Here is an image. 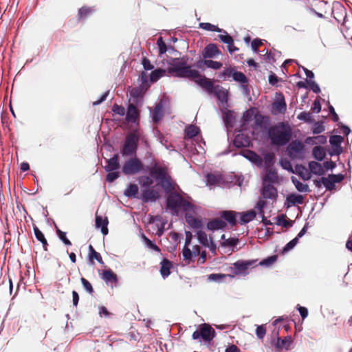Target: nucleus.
<instances>
[{"mask_svg":"<svg viewBox=\"0 0 352 352\" xmlns=\"http://www.w3.org/2000/svg\"><path fill=\"white\" fill-rule=\"evenodd\" d=\"M118 159V154H115L113 157L107 160V165L105 166V170L107 172H111L118 169L120 168Z\"/></svg>","mask_w":352,"mask_h":352,"instance_id":"a878e982","label":"nucleus"},{"mask_svg":"<svg viewBox=\"0 0 352 352\" xmlns=\"http://www.w3.org/2000/svg\"><path fill=\"white\" fill-rule=\"evenodd\" d=\"M144 93L145 90L142 85L132 88L130 91L131 98L129 100V103L142 105Z\"/></svg>","mask_w":352,"mask_h":352,"instance_id":"9d476101","label":"nucleus"},{"mask_svg":"<svg viewBox=\"0 0 352 352\" xmlns=\"http://www.w3.org/2000/svg\"><path fill=\"white\" fill-rule=\"evenodd\" d=\"M199 27L208 31L221 32L223 30L220 29L218 26L211 24L210 23H201Z\"/></svg>","mask_w":352,"mask_h":352,"instance_id":"4c0bfd02","label":"nucleus"},{"mask_svg":"<svg viewBox=\"0 0 352 352\" xmlns=\"http://www.w3.org/2000/svg\"><path fill=\"white\" fill-rule=\"evenodd\" d=\"M321 182L327 188V190H331L334 189L335 184L332 182L331 179L329 178V176L328 177H322Z\"/></svg>","mask_w":352,"mask_h":352,"instance_id":"a18cd8bd","label":"nucleus"},{"mask_svg":"<svg viewBox=\"0 0 352 352\" xmlns=\"http://www.w3.org/2000/svg\"><path fill=\"white\" fill-rule=\"evenodd\" d=\"M223 32L226 34L225 35H223V34H219L218 35V37L219 38V39L224 43L227 44V45H230L232 44V41H233V38L232 37L229 35L226 31L225 30H223Z\"/></svg>","mask_w":352,"mask_h":352,"instance_id":"3c124183","label":"nucleus"},{"mask_svg":"<svg viewBox=\"0 0 352 352\" xmlns=\"http://www.w3.org/2000/svg\"><path fill=\"white\" fill-rule=\"evenodd\" d=\"M139 184L142 189L151 188L153 181L148 176H143L139 178Z\"/></svg>","mask_w":352,"mask_h":352,"instance_id":"c9c22d12","label":"nucleus"},{"mask_svg":"<svg viewBox=\"0 0 352 352\" xmlns=\"http://www.w3.org/2000/svg\"><path fill=\"white\" fill-rule=\"evenodd\" d=\"M239 239L236 238H229L222 243L223 246L234 247L237 245Z\"/></svg>","mask_w":352,"mask_h":352,"instance_id":"13d9d810","label":"nucleus"},{"mask_svg":"<svg viewBox=\"0 0 352 352\" xmlns=\"http://www.w3.org/2000/svg\"><path fill=\"white\" fill-rule=\"evenodd\" d=\"M101 278L107 285L114 284L116 285L118 281L116 274H115L111 269L103 270L101 274Z\"/></svg>","mask_w":352,"mask_h":352,"instance_id":"4468645a","label":"nucleus"},{"mask_svg":"<svg viewBox=\"0 0 352 352\" xmlns=\"http://www.w3.org/2000/svg\"><path fill=\"white\" fill-rule=\"evenodd\" d=\"M292 182L299 192H307L310 191L309 186L300 182L296 177H292Z\"/></svg>","mask_w":352,"mask_h":352,"instance_id":"c756f323","label":"nucleus"},{"mask_svg":"<svg viewBox=\"0 0 352 352\" xmlns=\"http://www.w3.org/2000/svg\"><path fill=\"white\" fill-rule=\"evenodd\" d=\"M109 223V221L107 217L103 218L100 215L96 214V227L97 228H101V232L104 235H107L108 234V228L107 225Z\"/></svg>","mask_w":352,"mask_h":352,"instance_id":"f3484780","label":"nucleus"},{"mask_svg":"<svg viewBox=\"0 0 352 352\" xmlns=\"http://www.w3.org/2000/svg\"><path fill=\"white\" fill-rule=\"evenodd\" d=\"M278 181V174L275 169L268 168L263 178V183L273 184Z\"/></svg>","mask_w":352,"mask_h":352,"instance_id":"5701e85b","label":"nucleus"},{"mask_svg":"<svg viewBox=\"0 0 352 352\" xmlns=\"http://www.w3.org/2000/svg\"><path fill=\"white\" fill-rule=\"evenodd\" d=\"M296 170L298 174L301 177V178L304 180H308L310 179L311 175L310 173H308L305 166L302 165H297L296 166Z\"/></svg>","mask_w":352,"mask_h":352,"instance_id":"72a5a7b5","label":"nucleus"},{"mask_svg":"<svg viewBox=\"0 0 352 352\" xmlns=\"http://www.w3.org/2000/svg\"><path fill=\"white\" fill-rule=\"evenodd\" d=\"M119 172L111 171L107 175V181L109 182H113L119 177Z\"/></svg>","mask_w":352,"mask_h":352,"instance_id":"052dcab7","label":"nucleus"},{"mask_svg":"<svg viewBox=\"0 0 352 352\" xmlns=\"http://www.w3.org/2000/svg\"><path fill=\"white\" fill-rule=\"evenodd\" d=\"M185 219L187 223L194 229H200L203 226L201 220L199 218H196L191 214L186 213Z\"/></svg>","mask_w":352,"mask_h":352,"instance_id":"a211bd4d","label":"nucleus"},{"mask_svg":"<svg viewBox=\"0 0 352 352\" xmlns=\"http://www.w3.org/2000/svg\"><path fill=\"white\" fill-rule=\"evenodd\" d=\"M34 232L36 239L42 243L44 250L47 251L48 243L43 233L36 226L34 227Z\"/></svg>","mask_w":352,"mask_h":352,"instance_id":"c85d7f7f","label":"nucleus"},{"mask_svg":"<svg viewBox=\"0 0 352 352\" xmlns=\"http://www.w3.org/2000/svg\"><path fill=\"white\" fill-rule=\"evenodd\" d=\"M256 215V212L253 210H249L244 212H238V216L240 217L239 223L241 224H245L252 221Z\"/></svg>","mask_w":352,"mask_h":352,"instance_id":"4be33fe9","label":"nucleus"},{"mask_svg":"<svg viewBox=\"0 0 352 352\" xmlns=\"http://www.w3.org/2000/svg\"><path fill=\"white\" fill-rule=\"evenodd\" d=\"M150 174L157 180L160 181V186L166 192H169L174 190L175 188L172 184L171 177L168 173L166 166H157V164L155 163L150 169Z\"/></svg>","mask_w":352,"mask_h":352,"instance_id":"20e7f679","label":"nucleus"},{"mask_svg":"<svg viewBox=\"0 0 352 352\" xmlns=\"http://www.w3.org/2000/svg\"><path fill=\"white\" fill-rule=\"evenodd\" d=\"M220 216L222 219H225L231 227L236 225L237 212L234 210H223L221 212Z\"/></svg>","mask_w":352,"mask_h":352,"instance_id":"dca6fc26","label":"nucleus"},{"mask_svg":"<svg viewBox=\"0 0 352 352\" xmlns=\"http://www.w3.org/2000/svg\"><path fill=\"white\" fill-rule=\"evenodd\" d=\"M343 141V138L340 135H335L330 138L329 142L333 146H340V144Z\"/></svg>","mask_w":352,"mask_h":352,"instance_id":"de8ad7c7","label":"nucleus"},{"mask_svg":"<svg viewBox=\"0 0 352 352\" xmlns=\"http://www.w3.org/2000/svg\"><path fill=\"white\" fill-rule=\"evenodd\" d=\"M157 45L159 48V54L160 55H162V54L166 53V52L167 50V47H166V45L165 42L164 41L162 37L160 36V38H158V39L157 41Z\"/></svg>","mask_w":352,"mask_h":352,"instance_id":"09e8293b","label":"nucleus"},{"mask_svg":"<svg viewBox=\"0 0 352 352\" xmlns=\"http://www.w3.org/2000/svg\"><path fill=\"white\" fill-rule=\"evenodd\" d=\"M277 219H278L277 224L279 226H282L283 227H285V228H287L288 226H292L291 222L289 221L288 220H287L285 219V217L283 214L278 215L277 217Z\"/></svg>","mask_w":352,"mask_h":352,"instance_id":"603ef678","label":"nucleus"},{"mask_svg":"<svg viewBox=\"0 0 352 352\" xmlns=\"http://www.w3.org/2000/svg\"><path fill=\"white\" fill-rule=\"evenodd\" d=\"M199 128L197 126H195L193 125H190L186 129V135L189 138H192L197 136L199 133Z\"/></svg>","mask_w":352,"mask_h":352,"instance_id":"79ce46f5","label":"nucleus"},{"mask_svg":"<svg viewBox=\"0 0 352 352\" xmlns=\"http://www.w3.org/2000/svg\"><path fill=\"white\" fill-rule=\"evenodd\" d=\"M309 168L314 175H322L324 173V166L315 161H311L309 163Z\"/></svg>","mask_w":352,"mask_h":352,"instance_id":"cd10ccee","label":"nucleus"},{"mask_svg":"<svg viewBox=\"0 0 352 352\" xmlns=\"http://www.w3.org/2000/svg\"><path fill=\"white\" fill-rule=\"evenodd\" d=\"M142 239L145 243V245L149 248L157 252H160L161 249L152 241H151L148 237H146L144 234H142Z\"/></svg>","mask_w":352,"mask_h":352,"instance_id":"ea45409f","label":"nucleus"},{"mask_svg":"<svg viewBox=\"0 0 352 352\" xmlns=\"http://www.w3.org/2000/svg\"><path fill=\"white\" fill-rule=\"evenodd\" d=\"M144 169V164L137 157H131L124 163L122 171L126 175H135Z\"/></svg>","mask_w":352,"mask_h":352,"instance_id":"423d86ee","label":"nucleus"},{"mask_svg":"<svg viewBox=\"0 0 352 352\" xmlns=\"http://www.w3.org/2000/svg\"><path fill=\"white\" fill-rule=\"evenodd\" d=\"M142 140L146 142L143 131L139 129H135L128 133L125 138V141L121 149V153L123 156L135 155L138 148V142Z\"/></svg>","mask_w":352,"mask_h":352,"instance_id":"7ed1b4c3","label":"nucleus"},{"mask_svg":"<svg viewBox=\"0 0 352 352\" xmlns=\"http://www.w3.org/2000/svg\"><path fill=\"white\" fill-rule=\"evenodd\" d=\"M211 94L217 96V98L221 102L227 101L228 92L224 88L219 85H216Z\"/></svg>","mask_w":352,"mask_h":352,"instance_id":"b1692460","label":"nucleus"},{"mask_svg":"<svg viewBox=\"0 0 352 352\" xmlns=\"http://www.w3.org/2000/svg\"><path fill=\"white\" fill-rule=\"evenodd\" d=\"M112 111L119 115V116H124L126 113L125 109L122 105H119L118 104H114L112 107Z\"/></svg>","mask_w":352,"mask_h":352,"instance_id":"864d4df0","label":"nucleus"},{"mask_svg":"<svg viewBox=\"0 0 352 352\" xmlns=\"http://www.w3.org/2000/svg\"><path fill=\"white\" fill-rule=\"evenodd\" d=\"M307 84L309 85L311 89L316 94H318L320 92V89L318 86V85L315 82L312 80H307Z\"/></svg>","mask_w":352,"mask_h":352,"instance_id":"e2e57ef3","label":"nucleus"},{"mask_svg":"<svg viewBox=\"0 0 352 352\" xmlns=\"http://www.w3.org/2000/svg\"><path fill=\"white\" fill-rule=\"evenodd\" d=\"M292 341V338L290 336H286L283 339L278 338L276 343L275 344L276 348L279 351L283 349L288 350L290 347Z\"/></svg>","mask_w":352,"mask_h":352,"instance_id":"412c9836","label":"nucleus"},{"mask_svg":"<svg viewBox=\"0 0 352 352\" xmlns=\"http://www.w3.org/2000/svg\"><path fill=\"white\" fill-rule=\"evenodd\" d=\"M89 260L90 263L94 265V259H96L99 263L104 264L102 258L100 254L96 251L94 247L91 245H89V254H88Z\"/></svg>","mask_w":352,"mask_h":352,"instance_id":"bb28decb","label":"nucleus"},{"mask_svg":"<svg viewBox=\"0 0 352 352\" xmlns=\"http://www.w3.org/2000/svg\"><path fill=\"white\" fill-rule=\"evenodd\" d=\"M287 201L293 205L302 204L304 197L301 195L291 194L287 197Z\"/></svg>","mask_w":352,"mask_h":352,"instance_id":"f704fd0d","label":"nucleus"},{"mask_svg":"<svg viewBox=\"0 0 352 352\" xmlns=\"http://www.w3.org/2000/svg\"><path fill=\"white\" fill-rule=\"evenodd\" d=\"M250 144L249 138L243 134H238L235 136L234 140V145L236 147H247Z\"/></svg>","mask_w":352,"mask_h":352,"instance_id":"393cba45","label":"nucleus"},{"mask_svg":"<svg viewBox=\"0 0 352 352\" xmlns=\"http://www.w3.org/2000/svg\"><path fill=\"white\" fill-rule=\"evenodd\" d=\"M273 108L274 109L278 110L279 112H281L283 110H285L286 108V104L283 102H275L273 103Z\"/></svg>","mask_w":352,"mask_h":352,"instance_id":"0e129e2a","label":"nucleus"},{"mask_svg":"<svg viewBox=\"0 0 352 352\" xmlns=\"http://www.w3.org/2000/svg\"><path fill=\"white\" fill-rule=\"evenodd\" d=\"M197 234V239L201 244H202L204 246L208 245L210 241L208 239V236L206 232L201 230H199Z\"/></svg>","mask_w":352,"mask_h":352,"instance_id":"37998d69","label":"nucleus"},{"mask_svg":"<svg viewBox=\"0 0 352 352\" xmlns=\"http://www.w3.org/2000/svg\"><path fill=\"white\" fill-rule=\"evenodd\" d=\"M137 104L129 103L126 114V120L128 122L134 123L136 124H139L140 121V111L137 108Z\"/></svg>","mask_w":352,"mask_h":352,"instance_id":"9b49d317","label":"nucleus"},{"mask_svg":"<svg viewBox=\"0 0 352 352\" xmlns=\"http://www.w3.org/2000/svg\"><path fill=\"white\" fill-rule=\"evenodd\" d=\"M262 195L265 199H274L277 195L276 188L272 184L263 183Z\"/></svg>","mask_w":352,"mask_h":352,"instance_id":"2eb2a0df","label":"nucleus"},{"mask_svg":"<svg viewBox=\"0 0 352 352\" xmlns=\"http://www.w3.org/2000/svg\"><path fill=\"white\" fill-rule=\"evenodd\" d=\"M166 74V70L163 69H157L153 71L150 75V80L152 82L157 81L161 77Z\"/></svg>","mask_w":352,"mask_h":352,"instance_id":"473e14b6","label":"nucleus"},{"mask_svg":"<svg viewBox=\"0 0 352 352\" xmlns=\"http://www.w3.org/2000/svg\"><path fill=\"white\" fill-rule=\"evenodd\" d=\"M262 45H263V42L261 39L255 38L252 42V44H251L252 49L254 52L257 53L258 52V47Z\"/></svg>","mask_w":352,"mask_h":352,"instance_id":"bf43d9fd","label":"nucleus"},{"mask_svg":"<svg viewBox=\"0 0 352 352\" xmlns=\"http://www.w3.org/2000/svg\"><path fill=\"white\" fill-rule=\"evenodd\" d=\"M160 195L158 191L152 188H145L142 190L141 198L145 202L155 201L158 199Z\"/></svg>","mask_w":352,"mask_h":352,"instance_id":"ddd939ff","label":"nucleus"},{"mask_svg":"<svg viewBox=\"0 0 352 352\" xmlns=\"http://www.w3.org/2000/svg\"><path fill=\"white\" fill-rule=\"evenodd\" d=\"M187 60L188 58L185 56L180 58H171L168 62L169 65L167 69L168 72L175 77L194 80L195 83L206 89L208 94H211L215 87L213 82L205 76H202L198 70L192 69L191 65H188Z\"/></svg>","mask_w":352,"mask_h":352,"instance_id":"f257e3e1","label":"nucleus"},{"mask_svg":"<svg viewBox=\"0 0 352 352\" xmlns=\"http://www.w3.org/2000/svg\"><path fill=\"white\" fill-rule=\"evenodd\" d=\"M214 329L209 324L203 323L199 326L197 330L193 332L192 338L193 340L201 338L204 341L210 342L214 338Z\"/></svg>","mask_w":352,"mask_h":352,"instance_id":"0eeeda50","label":"nucleus"},{"mask_svg":"<svg viewBox=\"0 0 352 352\" xmlns=\"http://www.w3.org/2000/svg\"><path fill=\"white\" fill-rule=\"evenodd\" d=\"M232 78L234 80L241 83H247L248 81L246 76L241 72H234Z\"/></svg>","mask_w":352,"mask_h":352,"instance_id":"a19ab883","label":"nucleus"},{"mask_svg":"<svg viewBox=\"0 0 352 352\" xmlns=\"http://www.w3.org/2000/svg\"><path fill=\"white\" fill-rule=\"evenodd\" d=\"M267 134L272 144L283 146L292 139V129L287 122H280L270 126Z\"/></svg>","mask_w":352,"mask_h":352,"instance_id":"f03ea898","label":"nucleus"},{"mask_svg":"<svg viewBox=\"0 0 352 352\" xmlns=\"http://www.w3.org/2000/svg\"><path fill=\"white\" fill-rule=\"evenodd\" d=\"M138 193V186L135 184H130L124 190V195L128 197H136Z\"/></svg>","mask_w":352,"mask_h":352,"instance_id":"2f4dec72","label":"nucleus"},{"mask_svg":"<svg viewBox=\"0 0 352 352\" xmlns=\"http://www.w3.org/2000/svg\"><path fill=\"white\" fill-rule=\"evenodd\" d=\"M80 281L84 289L89 294H92L94 292V288L91 284L84 277L80 278Z\"/></svg>","mask_w":352,"mask_h":352,"instance_id":"49530a36","label":"nucleus"},{"mask_svg":"<svg viewBox=\"0 0 352 352\" xmlns=\"http://www.w3.org/2000/svg\"><path fill=\"white\" fill-rule=\"evenodd\" d=\"M169 192L166 199V206L168 209L177 212L179 209L189 211L193 208V205L178 192L172 191Z\"/></svg>","mask_w":352,"mask_h":352,"instance_id":"39448f33","label":"nucleus"},{"mask_svg":"<svg viewBox=\"0 0 352 352\" xmlns=\"http://www.w3.org/2000/svg\"><path fill=\"white\" fill-rule=\"evenodd\" d=\"M329 178L331 179V180L334 184H335V183L341 182L344 179V175L342 174H338V175L331 174V175H329Z\"/></svg>","mask_w":352,"mask_h":352,"instance_id":"338daca9","label":"nucleus"},{"mask_svg":"<svg viewBox=\"0 0 352 352\" xmlns=\"http://www.w3.org/2000/svg\"><path fill=\"white\" fill-rule=\"evenodd\" d=\"M91 12L90 8L83 6L78 10L79 18H83L87 16Z\"/></svg>","mask_w":352,"mask_h":352,"instance_id":"6e6d98bb","label":"nucleus"},{"mask_svg":"<svg viewBox=\"0 0 352 352\" xmlns=\"http://www.w3.org/2000/svg\"><path fill=\"white\" fill-rule=\"evenodd\" d=\"M256 336L258 338H263L266 333V329L263 325L258 326L256 330Z\"/></svg>","mask_w":352,"mask_h":352,"instance_id":"680f3d73","label":"nucleus"},{"mask_svg":"<svg viewBox=\"0 0 352 352\" xmlns=\"http://www.w3.org/2000/svg\"><path fill=\"white\" fill-rule=\"evenodd\" d=\"M160 274L165 278L170 274V269L173 267L172 262L167 258H164L160 263Z\"/></svg>","mask_w":352,"mask_h":352,"instance_id":"aec40b11","label":"nucleus"},{"mask_svg":"<svg viewBox=\"0 0 352 352\" xmlns=\"http://www.w3.org/2000/svg\"><path fill=\"white\" fill-rule=\"evenodd\" d=\"M223 119L226 126H233V124L235 121V117L234 116L232 111H228L225 113Z\"/></svg>","mask_w":352,"mask_h":352,"instance_id":"58836bf2","label":"nucleus"},{"mask_svg":"<svg viewBox=\"0 0 352 352\" xmlns=\"http://www.w3.org/2000/svg\"><path fill=\"white\" fill-rule=\"evenodd\" d=\"M221 54V52L215 43H209L204 47L201 52L203 58L206 60L217 58Z\"/></svg>","mask_w":352,"mask_h":352,"instance_id":"f8f14e48","label":"nucleus"},{"mask_svg":"<svg viewBox=\"0 0 352 352\" xmlns=\"http://www.w3.org/2000/svg\"><path fill=\"white\" fill-rule=\"evenodd\" d=\"M312 153L314 157L318 161H322L326 156L324 149L320 146L314 147Z\"/></svg>","mask_w":352,"mask_h":352,"instance_id":"7c9ffc66","label":"nucleus"},{"mask_svg":"<svg viewBox=\"0 0 352 352\" xmlns=\"http://www.w3.org/2000/svg\"><path fill=\"white\" fill-rule=\"evenodd\" d=\"M226 226V223L219 218H215L209 221L207 223V228L210 230H217L223 229Z\"/></svg>","mask_w":352,"mask_h":352,"instance_id":"6ab92c4d","label":"nucleus"},{"mask_svg":"<svg viewBox=\"0 0 352 352\" xmlns=\"http://www.w3.org/2000/svg\"><path fill=\"white\" fill-rule=\"evenodd\" d=\"M298 237H295L294 239H292V241H290L283 248V252H287L288 251H289L290 250H292L293 248H294L296 246V245L298 243Z\"/></svg>","mask_w":352,"mask_h":352,"instance_id":"4d7b16f0","label":"nucleus"},{"mask_svg":"<svg viewBox=\"0 0 352 352\" xmlns=\"http://www.w3.org/2000/svg\"><path fill=\"white\" fill-rule=\"evenodd\" d=\"M257 261L256 259L248 261L239 260L233 263V267H230V272L234 275H246L249 268L257 265Z\"/></svg>","mask_w":352,"mask_h":352,"instance_id":"6e6552de","label":"nucleus"},{"mask_svg":"<svg viewBox=\"0 0 352 352\" xmlns=\"http://www.w3.org/2000/svg\"><path fill=\"white\" fill-rule=\"evenodd\" d=\"M204 63H206V67L211 68L215 70L221 69L223 65V64L221 62L214 61L210 59L206 60Z\"/></svg>","mask_w":352,"mask_h":352,"instance_id":"c03bdc74","label":"nucleus"},{"mask_svg":"<svg viewBox=\"0 0 352 352\" xmlns=\"http://www.w3.org/2000/svg\"><path fill=\"white\" fill-rule=\"evenodd\" d=\"M311 115L310 113L309 112H306V111H302L301 112L298 116V118L299 120H305L306 122H309L311 120Z\"/></svg>","mask_w":352,"mask_h":352,"instance_id":"774afa93","label":"nucleus"},{"mask_svg":"<svg viewBox=\"0 0 352 352\" xmlns=\"http://www.w3.org/2000/svg\"><path fill=\"white\" fill-rule=\"evenodd\" d=\"M303 144L298 140L292 141L287 146V154L292 159H301L303 157Z\"/></svg>","mask_w":352,"mask_h":352,"instance_id":"1a4fd4ad","label":"nucleus"},{"mask_svg":"<svg viewBox=\"0 0 352 352\" xmlns=\"http://www.w3.org/2000/svg\"><path fill=\"white\" fill-rule=\"evenodd\" d=\"M182 255L184 260L186 261H190L192 259V257L193 256L192 250H190V249L188 246H184L182 251Z\"/></svg>","mask_w":352,"mask_h":352,"instance_id":"5fc2aeb1","label":"nucleus"},{"mask_svg":"<svg viewBox=\"0 0 352 352\" xmlns=\"http://www.w3.org/2000/svg\"><path fill=\"white\" fill-rule=\"evenodd\" d=\"M277 255H272L266 258H264L260 261L258 265L261 266L270 267L272 266L277 261Z\"/></svg>","mask_w":352,"mask_h":352,"instance_id":"e433bc0d","label":"nucleus"},{"mask_svg":"<svg viewBox=\"0 0 352 352\" xmlns=\"http://www.w3.org/2000/svg\"><path fill=\"white\" fill-rule=\"evenodd\" d=\"M142 64L145 70H151L154 68V66L151 63L150 60L145 57L143 58Z\"/></svg>","mask_w":352,"mask_h":352,"instance_id":"69168bd1","label":"nucleus"},{"mask_svg":"<svg viewBox=\"0 0 352 352\" xmlns=\"http://www.w3.org/2000/svg\"><path fill=\"white\" fill-rule=\"evenodd\" d=\"M56 233L59 237V239L64 243L66 245H71V241L67 238L66 233L65 232L61 231L59 229H56Z\"/></svg>","mask_w":352,"mask_h":352,"instance_id":"8fccbe9b","label":"nucleus"}]
</instances>
